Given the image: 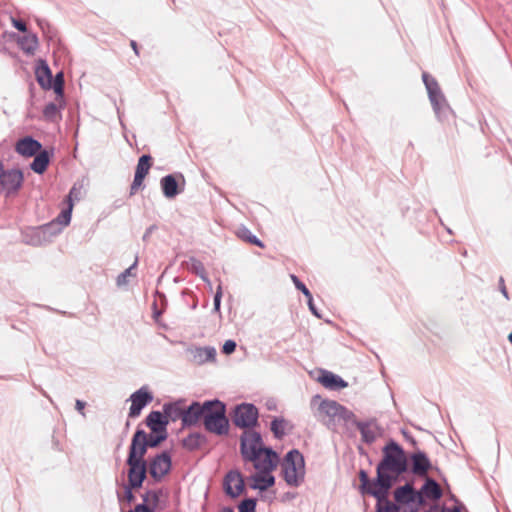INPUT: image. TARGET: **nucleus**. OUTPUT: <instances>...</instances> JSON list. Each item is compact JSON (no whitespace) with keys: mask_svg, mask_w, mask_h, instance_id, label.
Segmentation results:
<instances>
[{"mask_svg":"<svg viewBox=\"0 0 512 512\" xmlns=\"http://www.w3.org/2000/svg\"><path fill=\"white\" fill-rule=\"evenodd\" d=\"M34 160L30 164V168L37 174H42L46 171L50 156L47 150H40L37 154L34 155Z\"/></svg>","mask_w":512,"mask_h":512,"instance_id":"nucleus-29","label":"nucleus"},{"mask_svg":"<svg viewBox=\"0 0 512 512\" xmlns=\"http://www.w3.org/2000/svg\"><path fill=\"white\" fill-rule=\"evenodd\" d=\"M239 512H256V499L246 498L238 506Z\"/></svg>","mask_w":512,"mask_h":512,"instance_id":"nucleus-42","label":"nucleus"},{"mask_svg":"<svg viewBox=\"0 0 512 512\" xmlns=\"http://www.w3.org/2000/svg\"><path fill=\"white\" fill-rule=\"evenodd\" d=\"M48 39L52 40L55 35H56V32L54 31V29L51 27L50 29H46V33H44Z\"/></svg>","mask_w":512,"mask_h":512,"instance_id":"nucleus-58","label":"nucleus"},{"mask_svg":"<svg viewBox=\"0 0 512 512\" xmlns=\"http://www.w3.org/2000/svg\"><path fill=\"white\" fill-rule=\"evenodd\" d=\"M258 417V409L254 404L242 403L235 407L232 421L239 428L251 429L258 424Z\"/></svg>","mask_w":512,"mask_h":512,"instance_id":"nucleus-7","label":"nucleus"},{"mask_svg":"<svg viewBox=\"0 0 512 512\" xmlns=\"http://www.w3.org/2000/svg\"><path fill=\"white\" fill-rule=\"evenodd\" d=\"M138 259L136 258L134 263L124 270L122 273H120L116 278V284L118 287H123L128 284V277L132 276V271L137 267Z\"/></svg>","mask_w":512,"mask_h":512,"instance_id":"nucleus-39","label":"nucleus"},{"mask_svg":"<svg viewBox=\"0 0 512 512\" xmlns=\"http://www.w3.org/2000/svg\"><path fill=\"white\" fill-rule=\"evenodd\" d=\"M287 422L284 418H274L271 422L270 428L274 436L281 439L285 434V426Z\"/></svg>","mask_w":512,"mask_h":512,"instance_id":"nucleus-35","label":"nucleus"},{"mask_svg":"<svg viewBox=\"0 0 512 512\" xmlns=\"http://www.w3.org/2000/svg\"><path fill=\"white\" fill-rule=\"evenodd\" d=\"M209 403L203 419L205 429L218 436L227 435L229 420L226 416L225 404L217 399L210 400Z\"/></svg>","mask_w":512,"mask_h":512,"instance_id":"nucleus-3","label":"nucleus"},{"mask_svg":"<svg viewBox=\"0 0 512 512\" xmlns=\"http://www.w3.org/2000/svg\"><path fill=\"white\" fill-rule=\"evenodd\" d=\"M58 116H59V108L55 103L50 102L47 105H45V107L43 109V117L45 120L54 122Z\"/></svg>","mask_w":512,"mask_h":512,"instance_id":"nucleus-38","label":"nucleus"},{"mask_svg":"<svg viewBox=\"0 0 512 512\" xmlns=\"http://www.w3.org/2000/svg\"><path fill=\"white\" fill-rule=\"evenodd\" d=\"M318 406L317 418L332 431H337L339 425L347 430L355 422L356 415L335 400L321 399L320 395L313 396L311 406Z\"/></svg>","mask_w":512,"mask_h":512,"instance_id":"nucleus-2","label":"nucleus"},{"mask_svg":"<svg viewBox=\"0 0 512 512\" xmlns=\"http://www.w3.org/2000/svg\"><path fill=\"white\" fill-rule=\"evenodd\" d=\"M236 346L237 345L234 340H227V341H225V343L222 347V352L226 355H229L235 351Z\"/></svg>","mask_w":512,"mask_h":512,"instance_id":"nucleus-49","label":"nucleus"},{"mask_svg":"<svg viewBox=\"0 0 512 512\" xmlns=\"http://www.w3.org/2000/svg\"><path fill=\"white\" fill-rule=\"evenodd\" d=\"M411 460V472L419 477L427 475L431 469L432 464L425 452L417 450L410 455Z\"/></svg>","mask_w":512,"mask_h":512,"instance_id":"nucleus-18","label":"nucleus"},{"mask_svg":"<svg viewBox=\"0 0 512 512\" xmlns=\"http://www.w3.org/2000/svg\"><path fill=\"white\" fill-rule=\"evenodd\" d=\"M394 499L397 505L406 506L409 512H418L419 508L426 504L422 493L415 490L412 484L406 483L394 491Z\"/></svg>","mask_w":512,"mask_h":512,"instance_id":"nucleus-5","label":"nucleus"},{"mask_svg":"<svg viewBox=\"0 0 512 512\" xmlns=\"http://www.w3.org/2000/svg\"><path fill=\"white\" fill-rule=\"evenodd\" d=\"M138 487H131L129 483H127L124 486V495H120L118 493V500L121 502L123 499H125L129 504L132 503L135 499V496L133 494V489H137Z\"/></svg>","mask_w":512,"mask_h":512,"instance_id":"nucleus-44","label":"nucleus"},{"mask_svg":"<svg viewBox=\"0 0 512 512\" xmlns=\"http://www.w3.org/2000/svg\"><path fill=\"white\" fill-rule=\"evenodd\" d=\"M131 47L133 48L134 52L138 54L137 43L133 40L131 41Z\"/></svg>","mask_w":512,"mask_h":512,"instance_id":"nucleus-61","label":"nucleus"},{"mask_svg":"<svg viewBox=\"0 0 512 512\" xmlns=\"http://www.w3.org/2000/svg\"><path fill=\"white\" fill-rule=\"evenodd\" d=\"M163 411L165 413V417L170 418L173 421L178 418L182 419L184 413V409L180 408L177 403H165Z\"/></svg>","mask_w":512,"mask_h":512,"instance_id":"nucleus-31","label":"nucleus"},{"mask_svg":"<svg viewBox=\"0 0 512 512\" xmlns=\"http://www.w3.org/2000/svg\"><path fill=\"white\" fill-rule=\"evenodd\" d=\"M508 340L512 344V332L508 335Z\"/></svg>","mask_w":512,"mask_h":512,"instance_id":"nucleus-64","label":"nucleus"},{"mask_svg":"<svg viewBox=\"0 0 512 512\" xmlns=\"http://www.w3.org/2000/svg\"><path fill=\"white\" fill-rule=\"evenodd\" d=\"M171 456L169 452L163 451L157 454L148 465V472L151 477L159 482L162 478L169 473L171 470Z\"/></svg>","mask_w":512,"mask_h":512,"instance_id":"nucleus-9","label":"nucleus"},{"mask_svg":"<svg viewBox=\"0 0 512 512\" xmlns=\"http://www.w3.org/2000/svg\"><path fill=\"white\" fill-rule=\"evenodd\" d=\"M422 79L428 92L429 100L432 104L435 114L440 118L445 115L448 110L447 101L442 94L437 81L431 77L428 73L422 74Z\"/></svg>","mask_w":512,"mask_h":512,"instance_id":"nucleus-6","label":"nucleus"},{"mask_svg":"<svg viewBox=\"0 0 512 512\" xmlns=\"http://www.w3.org/2000/svg\"><path fill=\"white\" fill-rule=\"evenodd\" d=\"M154 229H155L154 225H152V226H150V227H148L146 229V231H145V233L143 235V240L144 241H146L149 238V236L151 235V233L153 232Z\"/></svg>","mask_w":512,"mask_h":512,"instance_id":"nucleus-56","label":"nucleus"},{"mask_svg":"<svg viewBox=\"0 0 512 512\" xmlns=\"http://www.w3.org/2000/svg\"><path fill=\"white\" fill-rule=\"evenodd\" d=\"M407 458L403 448L389 441L383 448V457L376 467L377 482L384 489H391L398 477L407 471Z\"/></svg>","mask_w":512,"mask_h":512,"instance_id":"nucleus-1","label":"nucleus"},{"mask_svg":"<svg viewBox=\"0 0 512 512\" xmlns=\"http://www.w3.org/2000/svg\"><path fill=\"white\" fill-rule=\"evenodd\" d=\"M145 431L142 429H137L132 437L131 444L128 452V460H132L133 462H143L147 463L145 460V455L148 450V445L144 442Z\"/></svg>","mask_w":512,"mask_h":512,"instance_id":"nucleus-12","label":"nucleus"},{"mask_svg":"<svg viewBox=\"0 0 512 512\" xmlns=\"http://www.w3.org/2000/svg\"><path fill=\"white\" fill-rule=\"evenodd\" d=\"M351 426H355L359 430L363 442L372 444L377 439V423L375 419L359 421L355 417V422H352Z\"/></svg>","mask_w":512,"mask_h":512,"instance_id":"nucleus-19","label":"nucleus"},{"mask_svg":"<svg viewBox=\"0 0 512 512\" xmlns=\"http://www.w3.org/2000/svg\"><path fill=\"white\" fill-rule=\"evenodd\" d=\"M41 148V143L30 136L18 140L15 146L16 152L25 157L34 156Z\"/></svg>","mask_w":512,"mask_h":512,"instance_id":"nucleus-21","label":"nucleus"},{"mask_svg":"<svg viewBox=\"0 0 512 512\" xmlns=\"http://www.w3.org/2000/svg\"><path fill=\"white\" fill-rule=\"evenodd\" d=\"M23 173L19 169L4 170L0 176V186L10 196L18 192L23 183Z\"/></svg>","mask_w":512,"mask_h":512,"instance_id":"nucleus-11","label":"nucleus"},{"mask_svg":"<svg viewBox=\"0 0 512 512\" xmlns=\"http://www.w3.org/2000/svg\"><path fill=\"white\" fill-rule=\"evenodd\" d=\"M450 512H461L459 507H453Z\"/></svg>","mask_w":512,"mask_h":512,"instance_id":"nucleus-62","label":"nucleus"},{"mask_svg":"<svg viewBox=\"0 0 512 512\" xmlns=\"http://www.w3.org/2000/svg\"><path fill=\"white\" fill-rule=\"evenodd\" d=\"M73 205V203L67 204V207L60 212V214L52 223L49 224V226H53L54 224H58L62 227L67 226L71 221Z\"/></svg>","mask_w":512,"mask_h":512,"instance_id":"nucleus-32","label":"nucleus"},{"mask_svg":"<svg viewBox=\"0 0 512 512\" xmlns=\"http://www.w3.org/2000/svg\"><path fill=\"white\" fill-rule=\"evenodd\" d=\"M129 512H154V508L148 507L145 504H138L135 506L134 509L130 510Z\"/></svg>","mask_w":512,"mask_h":512,"instance_id":"nucleus-51","label":"nucleus"},{"mask_svg":"<svg viewBox=\"0 0 512 512\" xmlns=\"http://www.w3.org/2000/svg\"><path fill=\"white\" fill-rule=\"evenodd\" d=\"M160 491L150 490L146 494H144L143 497V503L150 507L147 503L152 501L154 505H156L159 502L160 499Z\"/></svg>","mask_w":512,"mask_h":512,"instance_id":"nucleus-43","label":"nucleus"},{"mask_svg":"<svg viewBox=\"0 0 512 512\" xmlns=\"http://www.w3.org/2000/svg\"><path fill=\"white\" fill-rule=\"evenodd\" d=\"M144 178L145 177H142L140 175H136V174L134 175V179H133V182L130 187L131 195H134L136 193V191L142 186Z\"/></svg>","mask_w":512,"mask_h":512,"instance_id":"nucleus-46","label":"nucleus"},{"mask_svg":"<svg viewBox=\"0 0 512 512\" xmlns=\"http://www.w3.org/2000/svg\"><path fill=\"white\" fill-rule=\"evenodd\" d=\"M266 407L268 410H274L276 408V403L273 400H268L266 402Z\"/></svg>","mask_w":512,"mask_h":512,"instance_id":"nucleus-59","label":"nucleus"},{"mask_svg":"<svg viewBox=\"0 0 512 512\" xmlns=\"http://www.w3.org/2000/svg\"><path fill=\"white\" fill-rule=\"evenodd\" d=\"M80 188H77L75 185L71 188L69 194L66 196L67 204L73 203V199L78 200L80 198Z\"/></svg>","mask_w":512,"mask_h":512,"instance_id":"nucleus-48","label":"nucleus"},{"mask_svg":"<svg viewBox=\"0 0 512 512\" xmlns=\"http://www.w3.org/2000/svg\"><path fill=\"white\" fill-rule=\"evenodd\" d=\"M221 512H234L232 508H224Z\"/></svg>","mask_w":512,"mask_h":512,"instance_id":"nucleus-63","label":"nucleus"},{"mask_svg":"<svg viewBox=\"0 0 512 512\" xmlns=\"http://www.w3.org/2000/svg\"><path fill=\"white\" fill-rule=\"evenodd\" d=\"M17 43L24 53L32 55L38 47V38L36 34L28 33L19 37Z\"/></svg>","mask_w":512,"mask_h":512,"instance_id":"nucleus-28","label":"nucleus"},{"mask_svg":"<svg viewBox=\"0 0 512 512\" xmlns=\"http://www.w3.org/2000/svg\"><path fill=\"white\" fill-rule=\"evenodd\" d=\"M131 406L128 416L136 418L141 414L142 409L153 400V395L145 388L141 387L130 395Z\"/></svg>","mask_w":512,"mask_h":512,"instance_id":"nucleus-15","label":"nucleus"},{"mask_svg":"<svg viewBox=\"0 0 512 512\" xmlns=\"http://www.w3.org/2000/svg\"><path fill=\"white\" fill-rule=\"evenodd\" d=\"M128 465V483L131 487H142L143 482L147 477L148 464L143 462H133L126 460Z\"/></svg>","mask_w":512,"mask_h":512,"instance_id":"nucleus-16","label":"nucleus"},{"mask_svg":"<svg viewBox=\"0 0 512 512\" xmlns=\"http://www.w3.org/2000/svg\"><path fill=\"white\" fill-rule=\"evenodd\" d=\"M160 184L164 196L168 199L176 197L181 192L178 182L172 174L164 176L161 179Z\"/></svg>","mask_w":512,"mask_h":512,"instance_id":"nucleus-27","label":"nucleus"},{"mask_svg":"<svg viewBox=\"0 0 512 512\" xmlns=\"http://www.w3.org/2000/svg\"><path fill=\"white\" fill-rule=\"evenodd\" d=\"M282 472L286 483L298 487L304 480L305 461L303 455L296 449L289 451L282 463Z\"/></svg>","mask_w":512,"mask_h":512,"instance_id":"nucleus-4","label":"nucleus"},{"mask_svg":"<svg viewBox=\"0 0 512 512\" xmlns=\"http://www.w3.org/2000/svg\"><path fill=\"white\" fill-rule=\"evenodd\" d=\"M206 442V437L201 433H191L182 440L185 449L193 451L201 447Z\"/></svg>","mask_w":512,"mask_h":512,"instance_id":"nucleus-30","label":"nucleus"},{"mask_svg":"<svg viewBox=\"0 0 512 512\" xmlns=\"http://www.w3.org/2000/svg\"><path fill=\"white\" fill-rule=\"evenodd\" d=\"M221 298H222V286H221V284H219L217 287L216 293L214 295V300H213L215 312L220 311Z\"/></svg>","mask_w":512,"mask_h":512,"instance_id":"nucleus-47","label":"nucleus"},{"mask_svg":"<svg viewBox=\"0 0 512 512\" xmlns=\"http://www.w3.org/2000/svg\"><path fill=\"white\" fill-rule=\"evenodd\" d=\"M36 78L39 85L44 89H51L52 86V73L47 65V63L43 60L36 67Z\"/></svg>","mask_w":512,"mask_h":512,"instance_id":"nucleus-26","label":"nucleus"},{"mask_svg":"<svg viewBox=\"0 0 512 512\" xmlns=\"http://www.w3.org/2000/svg\"><path fill=\"white\" fill-rule=\"evenodd\" d=\"M86 403L82 400L77 399L75 402V408L76 410L82 415L85 416L84 409H85Z\"/></svg>","mask_w":512,"mask_h":512,"instance_id":"nucleus-53","label":"nucleus"},{"mask_svg":"<svg viewBox=\"0 0 512 512\" xmlns=\"http://www.w3.org/2000/svg\"><path fill=\"white\" fill-rule=\"evenodd\" d=\"M277 454L272 448H266L263 452L257 453L254 459H244L245 462H251L254 469L257 472H261L264 474L271 473V471L276 467L277 463Z\"/></svg>","mask_w":512,"mask_h":512,"instance_id":"nucleus-10","label":"nucleus"},{"mask_svg":"<svg viewBox=\"0 0 512 512\" xmlns=\"http://www.w3.org/2000/svg\"><path fill=\"white\" fill-rule=\"evenodd\" d=\"M51 88L54 89L55 93L59 96H63V92H64V78H63V74L60 72V73H57L55 78L53 79L52 78V86Z\"/></svg>","mask_w":512,"mask_h":512,"instance_id":"nucleus-41","label":"nucleus"},{"mask_svg":"<svg viewBox=\"0 0 512 512\" xmlns=\"http://www.w3.org/2000/svg\"><path fill=\"white\" fill-rule=\"evenodd\" d=\"M189 269L197 276H199L202 280L211 285L210 280L208 279L205 271V267L203 263L195 258H191L189 262Z\"/></svg>","mask_w":512,"mask_h":512,"instance_id":"nucleus-33","label":"nucleus"},{"mask_svg":"<svg viewBox=\"0 0 512 512\" xmlns=\"http://www.w3.org/2000/svg\"><path fill=\"white\" fill-rule=\"evenodd\" d=\"M156 435L148 436L145 432L144 442L148 445L149 448H156L160 445L161 442L166 440L167 432L161 431L160 433H155Z\"/></svg>","mask_w":512,"mask_h":512,"instance_id":"nucleus-37","label":"nucleus"},{"mask_svg":"<svg viewBox=\"0 0 512 512\" xmlns=\"http://www.w3.org/2000/svg\"><path fill=\"white\" fill-rule=\"evenodd\" d=\"M419 493H422L424 499L427 498L434 501L439 500L442 497V489L440 485L432 478H426Z\"/></svg>","mask_w":512,"mask_h":512,"instance_id":"nucleus-25","label":"nucleus"},{"mask_svg":"<svg viewBox=\"0 0 512 512\" xmlns=\"http://www.w3.org/2000/svg\"><path fill=\"white\" fill-rule=\"evenodd\" d=\"M306 298H307L308 307H309L310 311L312 312V314L315 315L317 318H321V315L319 314V312L313 302L312 294H310V297H306Z\"/></svg>","mask_w":512,"mask_h":512,"instance_id":"nucleus-50","label":"nucleus"},{"mask_svg":"<svg viewBox=\"0 0 512 512\" xmlns=\"http://www.w3.org/2000/svg\"><path fill=\"white\" fill-rule=\"evenodd\" d=\"M37 23H38L40 29L43 31V33H46V29L51 28L50 23L45 19H38Z\"/></svg>","mask_w":512,"mask_h":512,"instance_id":"nucleus-54","label":"nucleus"},{"mask_svg":"<svg viewBox=\"0 0 512 512\" xmlns=\"http://www.w3.org/2000/svg\"><path fill=\"white\" fill-rule=\"evenodd\" d=\"M48 39L52 40L55 35H56V32L54 31V29L51 27L50 29H46V33H44Z\"/></svg>","mask_w":512,"mask_h":512,"instance_id":"nucleus-57","label":"nucleus"},{"mask_svg":"<svg viewBox=\"0 0 512 512\" xmlns=\"http://www.w3.org/2000/svg\"><path fill=\"white\" fill-rule=\"evenodd\" d=\"M400 506L388 500L387 496L381 501L377 500L376 512H399Z\"/></svg>","mask_w":512,"mask_h":512,"instance_id":"nucleus-36","label":"nucleus"},{"mask_svg":"<svg viewBox=\"0 0 512 512\" xmlns=\"http://www.w3.org/2000/svg\"><path fill=\"white\" fill-rule=\"evenodd\" d=\"M267 447L263 446L260 433L255 431H245L240 438V451L244 459H254L259 452H263Z\"/></svg>","mask_w":512,"mask_h":512,"instance_id":"nucleus-8","label":"nucleus"},{"mask_svg":"<svg viewBox=\"0 0 512 512\" xmlns=\"http://www.w3.org/2000/svg\"><path fill=\"white\" fill-rule=\"evenodd\" d=\"M151 159L152 158L150 155H147V154L142 155L138 160L135 174L140 175L142 177H146V175L148 174L149 169L151 167Z\"/></svg>","mask_w":512,"mask_h":512,"instance_id":"nucleus-34","label":"nucleus"},{"mask_svg":"<svg viewBox=\"0 0 512 512\" xmlns=\"http://www.w3.org/2000/svg\"><path fill=\"white\" fill-rule=\"evenodd\" d=\"M168 419L160 411H152L146 417V425L154 433L167 432Z\"/></svg>","mask_w":512,"mask_h":512,"instance_id":"nucleus-23","label":"nucleus"},{"mask_svg":"<svg viewBox=\"0 0 512 512\" xmlns=\"http://www.w3.org/2000/svg\"><path fill=\"white\" fill-rule=\"evenodd\" d=\"M359 479L361 482V485L359 488L361 494L371 495L374 498H376V500H379V501H381L386 496H388L390 489L383 490V488L377 482V477L371 481L369 479L368 473L365 470L361 469L359 471Z\"/></svg>","mask_w":512,"mask_h":512,"instance_id":"nucleus-13","label":"nucleus"},{"mask_svg":"<svg viewBox=\"0 0 512 512\" xmlns=\"http://www.w3.org/2000/svg\"><path fill=\"white\" fill-rule=\"evenodd\" d=\"M191 355V361L197 365H203L207 362H214L216 359V349L211 346L193 347L187 350Z\"/></svg>","mask_w":512,"mask_h":512,"instance_id":"nucleus-20","label":"nucleus"},{"mask_svg":"<svg viewBox=\"0 0 512 512\" xmlns=\"http://www.w3.org/2000/svg\"><path fill=\"white\" fill-rule=\"evenodd\" d=\"M39 391L41 392V394H42L44 397L48 398V399L50 400V402H52V399H51V398H50V396L46 393V391H45V390H43L42 388H39Z\"/></svg>","mask_w":512,"mask_h":512,"instance_id":"nucleus-60","label":"nucleus"},{"mask_svg":"<svg viewBox=\"0 0 512 512\" xmlns=\"http://www.w3.org/2000/svg\"><path fill=\"white\" fill-rule=\"evenodd\" d=\"M318 381L327 389L330 390H341L348 386V383L343 380L340 376L327 371L322 370Z\"/></svg>","mask_w":512,"mask_h":512,"instance_id":"nucleus-22","label":"nucleus"},{"mask_svg":"<svg viewBox=\"0 0 512 512\" xmlns=\"http://www.w3.org/2000/svg\"><path fill=\"white\" fill-rule=\"evenodd\" d=\"M249 479L252 480L249 486L253 490L265 491L275 484V477L271 475V473L264 474L257 472L251 475Z\"/></svg>","mask_w":512,"mask_h":512,"instance_id":"nucleus-24","label":"nucleus"},{"mask_svg":"<svg viewBox=\"0 0 512 512\" xmlns=\"http://www.w3.org/2000/svg\"><path fill=\"white\" fill-rule=\"evenodd\" d=\"M291 279L295 285V287L300 290L304 295L305 297H310V294L311 292L309 291V289L305 286V284L303 282H301L299 280V278L295 275H291Z\"/></svg>","mask_w":512,"mask_h":512,"instance_id":"nucleus-45","label":"nucleus"},{"mask_svg":"<svg viewBox=\"0 0 512 512\" xmlns=\"http://www.w3.org/2000/svg\"><path fill=\"white\" fill-rule=\"evenodd\" d=\"M499 287H500V291H501V293L503 294V296H504L506 299H509L508 291H507L506 286H505V284H504V279H503V277H500V279H499Z\"/></svg>","mask_w":512,"mask_h":512,"instance_id":"nucleus-55","label":"nucleus"},{"mask_svg":"<svg viewBox=\"0 0 512 512\" xmlns=\"http://www.w3.org/2000/svg\"><path fill=\"white\" fill-rule=\"evenodd\" d=\"M223 489L231 498H237L245 489V483L242 474L238 470L229 471L223 480Z\"/></svg>","mask_w":512,"mask_h":512,"instance_id":"nucleus-14","label":"nucleus"},{"mask_svg":"<svg viewBox=\"0 0 512 512\" xmlns=\"http://www.w3.org/2000/svg\"><path fill=\"white\" fill-rule=\"evenodd\" d=\"M13 26L21 31V32H26L27 31V26H26V23L22 20H18V19H13Z\"/></svg>","mask_w":512,"mask_h":512,"instance_id":"nucleus-52","label":"nucleus"},{"mask_svg":"<svg viewBox=\"0 0 512 512\" xmlns=\"http://www.w3.org/2000/svg\"><path fill=\"white\" fill-rule=\"evenodd\" d=\"M239 236L246 240L247 242L253 244V245H256L258 247H261L263 248L264 247V244L261 240H259L254 234L251 233V231L247 228H242L240 229L239 231Z\"/></svg>","mask_w":512,"mask_h":512,"instance_id":"nucleus-40","label":"nucleus"},{"mask_svg":"<svg viewBox=\"0 0 512 512\" xmlns=\"http://www.w3.org/2000/svg\"><path fill=\"white\" fill-rule=\"evenodd\" d=\"M208 405H210L209 401H206L203 404L193 402L187 409H184L182 417L183 426H192L196 424L200 418L204 419Z\"/></svg>","mask_w":512,"mask_h":512,"instance_id":"nucleus-17","label":"nucleus"}]
</instances>
